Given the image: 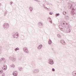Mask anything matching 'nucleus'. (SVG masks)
<instances>
[{
	"label": "nucleus",
	"mask_w": 76,
	"mask_h": 76,
	"mask_svg": "<svg viewBox=\"0 0 76 76\" xmlns=\"http://www.w3.org/2000/svg\"><path fill=\"white\" fill-rule=\"evenodd\" d=\"M52 70L53 72H55V69H54V68H53L52 69Z\"/></svg>",
	"instance_id": "c756f323"
},
{
	"label": "nucleus",
	"mask_w": 76,
	"mask_h": 76,
	"mask_svg": "<svg viewBox=\"0 0 76 76\" xmlns=\"http://www.w3.org/2000/svg\"><path fill=\"white\" fill-rule=\"evenodd\" d=\"M12 37H14V38H18V37H19V34L18 33L16 32H13L12 34Z\"/></svg>",
	"instance_id": "f03ea898"
},
{
	"label": "nucleus",
	"mask_w": 76,
	"mask_h": 76,
	"mask_svg": "<svg viewBox=\"0 0 76 76\" xmlns=\"http://www.w3.org/2000/svg\"><path fill=\"white\" fill-rule=\"evenodd\" d=\"M66 13H67L66 12V11H64V12H63V14L64 15H66Z\"/></svg>",
	"instance_id": "b1692460"
},
{
	"label": "nucleus",
	"mask_w": 76,
	"mask_h": 76,
	"mask_svg": "<svg viewBox=\"0 0 76 76\" xmlns=\"http://www.w3.org/2000/svg\"><path fill=\"white\" fill-rule=\"evenodd\" d=\"M59 15H60V14L56 13L55 14V16H56V17H57V16H59Z\"/></svg>",
	"instance_id": "4be33fe9"
},
{
	"label": "nucleus",
	"mask_w": 76,
	"mask_h": 76,
	"mask_svg": "<svg viewBox=\"0 0 76 76\" xmlns=\"http://www.w3.org/2000/svg\"><path fill=\"white\" fill-rule=\"evenodd\" d=\"M71 12L72 15L73 16H74V15H76V10L74 8H72V9Z\"/></svg>",
	"instance_id": "39448f33"
},
{
	"label": "nucleus",
	"mask_w": 76,
	"mask_h": 76,
	"mask_svg": "<svg viewBox=\"0 0 76 76\" xmlns=\"http://www.w3.org/2000/svg\"><path fill=\"white\" fill-rule=\"evenodd\" d=\"M10 3L11 4H12V3H13V2H10Z\"/></svg>",
	"instance_id": "58836bf2"
},
{
	"label": "nucleus",
	"mask_w": 76,
	"mask_h": 76,
	"mask_svg": "<svg viewBox=\"0 0 76 76\" xmlns=\"http://www.w3.org/2000/svg\"><path fill=\"white\" fill-rule=\"evenodd\" d=\"M13 75L14 76H18V71H14L13 73Z\"/></svg>",
	"instance_id": "1a4fd4ad"
},
{
	"label": "nucleus",
	"mask_w": 76,
	"mask_h": 76,
	"mask_svg": "<svg viewBox=\"0 0 76 76\" xmlns=\"http://www.w3.org/2000/svg\"><path fill=\"white\" fill-rule=\"evenodd\" d=\"M1 3H0V7H1Z\"/></svg>",
	"instance_id": "ea45409f"
},
{
	"label": "nucleus",
	"mask_w": 76,
	"mask_h": 76,
	"mask_svg": "<svg viewBox=\"0 0 76 76\" xmlns=\"http://www.w3.org/2000/svg\"><path fill=\"white\" fill-rule=\"evenodd\" d=\"M1 47L0 46V54H1Z\"/></svg>",
	"instance_id": "a878e982"
},
{
	"label": "nucleus",
	"mask_w": 76,
	"mask_h": 76,
	"mask_svg": "<svg viewBox=\"0 0 76 76\" xmlns=\"http://www.w3.org/2000/svg\"><path fill=\"white\" fill-rule=\"evenodd\" d=\"M3 73V70H0V74H1V73Z\"/></svg>",
	"instance_id": "c85d7f7f"
},
{
	"label": "nucleus",
	"mask_w": 76,
	"mask_h": 76,
	"mask_svg": "<svg viewBox=\"0 0 76 76\" xmlns=\"http://www.w3.org/2000/svg\"><path fill=\"white\" fill-rule=\"evenodd\" d=\"M39 72V69H36L33 70L34 73H38Z\"/></svg>",
	"instance_id": "6e6552de"
},
{
	"label": "nucleus",
	"mask_w": 76,
	"mask_h": 76,
	"mask_svg": "<svg viewBox=\"0 0 76 76\" xmlns=\"http://www.w3.org/2000/svg\"><path fill=\"white\" fill-rule=\"evenodd\" d=\"M46 4L47 5H50V3L49 2H47Z\"/></svg>",
	"instance_id": "72a5a7b5"
},
{
	"label": "nucleus",
	"mask_w": 76,
	"mask_h": 76,
	"mask_svg": "<svg viewBox=\"0 0 76 76\" xmlns=\"http://www.w3.org/2000/svg\"><path fill=\"white\" fill-rule=\"evenodd\" d=\"M46 9H47L48 10V11H50V9L48 8H47Z\"/></svg>",
	"instance_id": "2f4dec72"
},
{
	"label": "nucleus",
	"mask_w": 76,
	"mask_h": 76,
	"mask_svg": "<svg viewBox=\"0 0 76 76\" xmlns=\"http://www.w3.org/2000/svg\"><path fill=\"white\" fill-rule=\"evenodd\" d=\"M60 42L62 44H63V45H65L66 44V42H64V41L61 40L60 41Z\"/></svg>",
	"instance_id": "9b49d317"
},
{
	"label": "nucleus",
	"mask_w": 76,
	"mask_h": 76,
	"mask_svg": "<svg viewBox=\"0 0 76 76\" xmlns=\"http://www.w3.org/2000/svg\"><path fill=\"white\" fill-rule=\"evenodd\" d=\"M65 18L66 20H68L69 19V16L66 15L65 16Z\"/></svg>",
	"instance_id": "dca6fc26"
},
{
	"label": "nucleus",
	"mask_w": 76,
	"mask_h": 76,
	"mask_svg": "<svg viewBox=\"0 0 76 76\" xmlns=\"http://www.w3.org/2000/svg\"><path fill=\"white\" fill-rule=\"evenodd\" d=\"M34 1H38V2H40V1L38 0H34Z\"/></svg>",
	"instance_id": "7c9ffc66"
},
{
	"label": "nucleus",
	"mask_w": 76,
	"mask_h": 76,
	"mask_svg": "<svg viewBox=\"0 0 76 76\" xmlns=\"http://www.w3.org/2000/svg\"><path fill=\"white\" fill-rule=\"evenodd\" d=\"M49 22L51 23H52V20H50L49 21Z\"/></svg>",
	"instance_id": "e433bc0d"
},
{
	"label": "nucleus",
	"mask_w": 76,
	"mask_h": 76,
	"mask_svg": "<svg viewBox=\"0 0 76 76\" xmlns=\"http://www.w3.org/2000/svg\"><path fill=\"white\" fill-rule=\"evenodd\" d=\"M19 70H20V71H22V70H23V68L22 67H20L19 68Z\"/></svg>",
	"instance_id": "aec40b11"
},
{
	"label": "nucleus",
	"mask_w": 76,
	"mask_h": 76,
	"mask_svg": "<svg viewBox=\"0 0 76 76\" xmlns=\"http://www.w3.org/2000/svg\"><path fill=\"white\" fill-rule=\"evenodd\" d=\"M42 45H38L37 47V49H38V50H41V49H42Z\"/></svg>",
	"instance_id": "f8f14e48"
},
{
	"label": "nucleus",
	"mask_w": 76,
	"mask_h": 76,
	"mask_svg": "<svg viewBox=\"0 0 76 76\" xmlns=\"http://www.w3.org/2000/svg\"><path fill=\"white\" fill-rule=\"evenodd\" d=\"M38 59L39 60H42V58H39Z\"/></svg>",
	"instance_id": "473e14b6"
},
{
	"label": "nucleus",
	"mask_w": 76,
	"mask_h": 76,
	"mask_svg": "<svg viewBox=\"0 0 76 76\" xmlns=\"http://www.w3.org/2000/svg\"><path fill=\"white\" fill-rule=\"evenodd\" d=\"M61 26L64 28L60 27V25H59V28L60 30H61V31H66V33H70V32L71 30L69 28H70L69 27V25L68 23H63L61 25Z\"/></svg>",
	"instance_id": "f257e3e1"
},
{
	"label": "nucleus",
	"mask_w": 76,
	"mask_h": 76,
	"mask_svg": "<svg viewBox=\"0 0 76 76\" xmlns=\"http://www.w3.org/2000/svg\"><path fill=\"white\" fill-rule=\"evenodd\" d=\"M42 7H44V8L45 9H46L47 8V7H46V5L45 4H43Z\"/></svg>",
	"instance_id": "2eb2a0df"
},
{
	"label": "nucleus",
	"mask_w": 76,
	"mask_h": 76,
	"mask_svg": "<svg viewBox=\"0 0 76 76\" xmlns=\"http://www.w3.org/2000/svg\"><path fill=\"white\" fill-rule=\"evenodd\" d=\"M29 9L30 10V12H32L33 10V8L32 7H29Z\"/></svg>",
	"instance_id": "6ab92c4d"
},
{
	"label": "nucleus",
	"mask_w": 76,
	"mask_h": 76,
	"mask_svg": "<svg viewBox=\"0 0 76 76\" xmlns=\"http://www.w3.org/2000/svg\"><path fill=\"white\" fill-rule=\"evenodd\" d=\"M57 36L58 37H59V38H61V36H60V35L59 34H58L57 35Z\"/></svg>",
	"instance_id": "cd10ccee"
},
{
	"label": "nucleus",
	"mask_w": 76,
	"mask_h": 76,
	"mask_svg": "<svg viewBox=\"0 0 76 76\" xmlns=\"http://www.w3.org/2000/svg\"><path fill=\"white\" fill-rule=\"evenodd\" d=\"M9 58L10 60H12L13 62H15L16 60V58L10 56L9 57Z\"/></svg>",
	"instance_id": "20e7f679"
},
{
	"label": "nucleus",
	"mask_w": 76,
	"mask_h": 76,
	"mask_svg": "<svg viewBox=\"0 0 76 76\" xmlns=\"http://www.w3.org/2000/svg\"><path fill=\"white\" fill-rule=\"evenodd\" d=\"M38 24L39 26H42L44 25L43 23L41 22H39Z\"/></svg>",
	"instance_id": "4468645a"
},
{
	"label": "nucleus",
	"mask_w": 76,
	"mask_h": 76,
	"mask_svg": "<svg viewBox=\"0 0 76 76\" xmlns=\"http://www.w3.org/2000/svg\"><path fill=\"white\" fill-rule=\"evenodd\" d=\"M2 68L3 70H5L7 69V65L5 64H4Z\"/></svg>",
	"instance_id": "9d476101"
},
{
	"label": "nucleus",
	"mask_w": 76,
	"mask_h": 76,
	"mask_svg": "<svg viewBox=\"0 0 76 76\" xmlns=\"http://www.w3.org/2000/svg\"><path fill=\"white\" fill-rule=\"evenodd\" d=\"M3 27L5 29H7L9 27V25L8 23H4L3 25Z\"/></svg>",
	"instance_id": "7ed1b4c3"
},
{
	"label": "nucleus",
	"mask_w": 76,
	"mask_h": 76,
	"mask_svg": "<svg viewBox=\"0 0 76 76\" xmlns=\"http://www.w3.org/2000/svg\"><path fill=\"white\" fill-rule=\"evenodd\" d=\"M72 75L73 76H76V71H73L72 73Z\"/></svg>",
	"instance_id": "ddd939ff"
},
{
	"label": "nucleus",
	"mask_w": 76,
	"mask_h": 76,
	"mask_svg": "<svg viewBox=\"0 0 76 76\" xmlns=\"http://www.w3.org/2000/svg\"><path fill=\"white\" fill-rule=\"evenodd\" d=\"M23 50L26 53H29V51L28 50V48L26 47H25L23 48Z\"/></svg>",
	"instance_id": "0eeeda50"
},
{
	"label": "nucleus",
	"mask_w": 76,
	"mask_h": 76,
	"mask_svg": "<svg viewBox=\"0 0 76 76\" xmlns=\"http://www.w3.org/2000/svg\"><path fill=\"white\" fill-rule=\"evenodd\" d=\"M53 13H52L51 12H50L49 13L50 15H53Z\"/></svg>",
	"instance_id": "f704fd0d"
},
{
	"label": "nucleus",
	"mask_w": 76,
	"mask_h": 76,
	"mask_svg": "<svg viewBox=\"0 0 76 76\" xmlns=\"http://www.w3.org/2000/svg\"><path fill=\"white\" fill-rule=\"evenodd\" d=\"M51 5H52V4H50Z\"/></svg>",
	"instance_id": "a19ab883"
},
{
	"label": "nucleus",
	"mask_w": 76,
	"mask_h": 76,
	"mask_svg": "<svg viewBox=\"0 0 76 76\" xmlns=\"http://www.w3.org/2000/svg\"><path fill=\"white\" fill-rule=\"evenodd\" d=\"M48 19H49V20H50L51 19V18H50V17H49Z\"/></svg>",
	"instance_id": "4c0bfd02"
},
{
	"label": "nucleus",
	"mask_w": 76,
	"mask_h": 76,
	"mask_svg": "<svg viewBox=\"0 0 76 76\" xmlns=\"http://www.w3.org/2000/svg\"><path fill=\"white\" fill-rule=\"evenodd\" d=\"M48 43L49 45H50V44H52V41H51V39H50L49 40Z\"/></svg>",
	"instance_id": "f3484780"
},
{
	"label": "nucleus",
	"mask_w": 76,
	"mask_h": 76,
	"mask_svg": "<svg viewBox=\"0 0 76 76\" xmlns=\"http://www.w3.org/2000/svg\"><path fill=\"white\" fill-rule=\"evenodd\" d=\"M5 60L4 58H1L0 59L1 61H5Z\"/></svg>",
	"instance_id": "5701e85b"
},
{
	"label": "nucleus",
	"mask_w": 76,
	"mask_h": 76,
	"mask_svg": "<svg viewBox=\"0 0 76 76\" xmlns=\"http://www.w3.org/2000/svg\"><path fill=\"white\" fill-rule=\"evenodd\" d=\"M11 67H15V65L14 64H12L11 65Z\"/></svg>",
	"instance_id": "393cba45"
},
{
	"label": "nucleus",
	"mask_w": 76,
	"mask_h": 76,
	"mask_svg": "<svg viewBox=\"0 0 76 76\" xmlns=\"http://www.w3.org/2000/svg\"><path fill=\"white\" fill-rule=\"evenodd\" d=\"M2 76H5V74L4 73H3L2 75Z\"/></svg>",
	"instance_id": "c9c22d12"
},
{
	"label": "nucleus",
	"mask_w": 76,
	"mask_h": 76,
	"mask_svg": "<svg viewBox=\"0 0 76 76\" xmlns=\"http://www.w3.org/2000/svg\"><path fill=\"white\" fill-rule=\"evenodd\" d=\"M7 13V11H5L4 14V15L6 16V14Z\"/></svg>",
	"instance_id": "bb28decb"
},
{
	"label": "nucleus",
	"mask_w": 76,
	"mask_h": 76,
	"mask_svg": "<svg viewBox=\"0 0 76 76\" xmlns=\"http://www.w3.org/2000/svg\"><path fill=\"white\" fill-rule=\"evenodd\" d=\"M69 9H71L72 7V4H69Z\"/></svg>",
	"instance_id": "a211bd4d"
},
{
	"label": "nucleus",
	"mask_w": 76,
	"mask_h": 76,
	"mask_svg": "<svg viewBox=\"0 0 76 76\" xmlns=\"http://www.w3.org/2000/svg\"><path fill=\"white\" fill-rule=\"evenodd\" d=\"M18 50H19V48H17L15 49V50L16 51H18Z\"/></svg>",
	"instance_id": "412c9836"
},
{
	"label": "nucleus",
	"mask_w": 76,
	"mask_h": 76,
	"mask_svg": "<svg viewBox=\"0 0 76 76\" xmlns=\"http://www.w3.org/2000/svg\"><path fill=\"white\" fill-rule=\"evenodd\" d=\"M48 60L49 64H51V65H53V64L54 61H53V60L50 58H49L48 59Z\"/></svg>",
	"instance_id": "423d86ee"
}]
</instances>
